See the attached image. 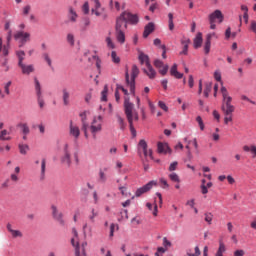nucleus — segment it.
I'll use <instances>...</instances> for the list:
<instances>
[{"label": "nucleus", "mask_w": 256, "mask_h": 256, "mask_svg": "<svg viewBox=\"0 0 256 256\" xmlns=\"http://www.w3.org/2000/svg\"><path fill=\"white\" fill-rule=\"evenodd\" d=\"M167 251V248L164 247H158L157 252L155 253L156 256L163 255Z\"/></svg>", "instance_id": "052dcab7"}, {"label": "nucleus", "mask_w": 256, "mask_h": 256, "mask_svg": "<svg viewBox=\"0 0 256 256\" xmlns=\"http://www.w3.org/2000/svg\"><path fill=\"white\" fill-rule=\"evenodd\" d=\"M155 31V24L153 22H149L145 27H144V32H143V37L144 39H147Z\"/></svg>", "instance_id": "f3484780"}, {"label": "nucleus", "mask_w": 256, "mask_h": 256, "mask_svg": "<svg viewBox=\"0 0 256 256\" xmlns=\"http://www.w3.org/2000/svg\"><path fill=\"white\" fill-rule=\"evenodd\" d=\"M177 165H179V163L177 161H174L170 164L168 171H176L177 170Z\"/></svg>", "instance_id": "4d7b16f0"}, {"label": "nucleus", "mask_w": 256, "mask_h": 256, "mask_svg": "<svg viewBox=\"0 0 256 256\" xmlns=\"http://www.w3.org/2000/svg\"><path fill=\"white\" fill-rule=\"evenodd\" d=\"M203 45V34L198 32L196 37L194 38V49H199Z\"/></svg>", "instance_id": "393cba45"}, {"label": "nucleus", "mask_w": 256, "mask_h": 256, "mask_svg": "<svg viewBox=\"0 0 256 256\" xmlns=\"http://www.w3.org/2000/svg\"><path fill=\"white\" fill-rule=\"evenodd\" d=\"M121 219L119 221H123L124 219H129V214L127 210H121L120 211Z\"/></svg>", "instance_id": "8fccbe9b"}, {"label": "nucleus", "mask_w": 256, "mask_h": 256, "mask_svg": "<svg viewBox=\"0 0 256 256\" xmlns=\"http://www.w3.org/2000/svg\"><path fill=\"white\" fill-rule=\"evenodd\" d=\"M89 129L93 136V139H97V133H101L103 129V117L101 116L94 117Z\"/></svg>", "instance_id": "39448f33"}, {"label": "nucleus", "mask_w": 256, "mask_h": 256, "mask_svg": "<svg viewBox=\"0 0 256 256\" xmlns=\"http://www.w3.org/2000/svg\"><path fill=\"white\" fill-rule=\"evenodd\" d=\"M168 27L170 31H173V29H175V24L173 23V13L168 14Z\"/></svg>", "instance_id": "c9c22d12"}, {"label": "nucleus", "mask_w": 256, "mask_h": 256, "mask_svg": "<svg viewBox=\"0 0 256 256\" xmlns=\"http://www.w3.org/2000/svg\"><path fill=\"white\" fill-rule=\"evenodd\" d=\"M163 246L167 249V247H171V241L167 239V237L163 238Z\"/></svg>", "instance_id": "338daca9"}, {"label": "nucleus", "mask_w": 256, "mask_h": 256, "mask_svg": "<svg viewBox=\"0 0 256 256\" xmlns=\"http://www.w3.org/2000/svg\"><path fill=\"white\" fill-rule=\"evenodd\" d=\"M69 145H65V149H64V156L62 157V163H66V165H68V167H71V154L69 153Z\"/></svg>", "instance_id": "6ab92c4d"}, {"label": "nucleus", "mask_w": 256, "mask_h": 256, "mask_svg": "<svg viewBox=\"0 0 256 256\" xmlns=\"http://www.w3.org/2000/svg\"><path fill=\"white\" fill-rule=\"evenodd\" d=\"M157 151L158 153L164 154V155H167V153L171 154V148H169V145L163 142H158Z\"/></svg>", "instance_id": "ddd939ff"}, {"label": "nucleus", "mask_w": 256, "mask_h": 256, "mask_svg": "<svg viewBox=\"0 0 256 256\" xmlns=\"http://www.w3.org/2000/svg\"><path fill=\"white\" fill-rule=\"evenodd\" d=\"M69 97H70L69 90H67V88H63L62 99H63L64 105L66 106L69 105Z\"/></svg>", "instance_id": "cd10ccee"}, {"label": "nucleus", "mask_w": 256, "mask_h": 256, "mask_svg": "<svg viewBox=\"0 0 256 256\" xmlns=\"http://www.w3.org/2000/svg\"><path fill=\"white\" fill-rule=\"evenodd\" d=\"M52 215L54 219L60 223V225H65V222L63 221V213H59L57 206L55 205H52Z\"/></svg>", "instance_id": "2eb2a0df"}, {"label": "nucleus", "mask_w": 256, "mask_h": 256, "mask_svg": "<svg viewBox=\"0 0 256 256\" xmlns=\"http://www.w3.org/2000/svg\"><path fill=\"white\" fill-rule=\"evenodd\" d=\"M201 250L199 249V246L195 247V253H191V250H187L186 256H200Z\"/></svg>", "instance_id": "a19ab883"}, {"label": "nucleus", "mask_w": 256, "mask_h": 256, "mask_svg": "<svg viewBox=\"0 0 256 256\" xmlns=\"http://www.w3.org/2000/svg\"><path fill=\"white\" fill-rule=\"evenodd\" d=\"M98 213L95 212V209H92V215L89 216V220L91 223H95V217H97Z\"/></svg>", "instance_id": "e2e57ef3"}, {"label": "nucleus", "mask_w": 256, "mask_h": 256, "mask_svg": "<svg viewBox=\"0 0 256 256\" xmlns=\"http://www.w3.org/2000/svg\"><path fill=\"white\" fill-rule=\"evenodd\" d=\"M47 162L45 159H42L41 162V179H45V169H46Z\"/></svg>", "instance_id": "79ce46f5"}, {"label": "nucleus", "mask_w": 256, "mask_h": 256, "mask_svg": "<svg viewBox=\"0 0 256 256\" xmlns=\"http://www.w3.org/2000/svg\"><path fill=\"white\" fill-rule=\"evenodd\" d=\"M220 91L223 97L222 111L224 115H233V112L235 111V106L231 104L233 98L229 96V92L225 86H222Z\"/></svg>", "instance_id": "7ed1b4c3"}, {"label": "nucleus", "mask_w": 256, "mask_h": 256, "mask_svg": "<svg viewBox=\"0 0 256 256\" xmlns=\"http://www.w3.org/2000/svg\"><path fill=\"white\" fill-rule=\"evenodd\" d=\"M223 19H224V16L221 10H215L213 13L209 15V21L215 22L218 20V23H223Z\"/></svg>", "instance_id": "f8f14e48"}, {"label": "nucleus", "mask_w": 256, "mask_h": 256, "mask_svg": "<svg viewBox=\"0 0 256 256\" xmlns=\"http://www.w3.org/2000/svg\"><path fill=\"white\" fill-rule=\"evenodd\" d=\"M139 23V15L124 11L116 18L115 35L120 45L125 44V31L127 25H137Z\"/></svg>", "instance_id": "f257e3e1"}, {"label": "nucleus", "mask_w": 256, "mask_h": 256, "mask_svg": "<svg viewBox=\"0 0 256 256\" xmlns=\"http://www.w3.org/2000/svg\"><path fill=\"white\" fill-rule=\"evenodd\" d=\"M70 135L76 139H79V135H81V130L79 129V126L74 125L73 121H70Z\"/></svg>", "instance_id": "4468645a"}, {"label": "nucleus", "mask_w": 256, "mask_h": 256, "mask_svg": "<svg viewBox=\"0 0 256 256\" xmlns=\"http://www.w3.org/2000/svg\"><path fill=\"white\" fill-rule=\"evenodd\" d=\"M227 251V248L225 247V243L223 241H219V248L215 254V256H223V253Z\"/></svg>", "instance_id": "c85d7f7f"}, {"label": "nucleus", "mask_w": 256, "mask_h": 256, "mask_svg": "<svg viewBox=\"0 0 256 256\" xmlns=\"http://www.w3.org/2000/svg\"><path fill=\"white\" fill-rule=\"evenodd\" d=\"M129 123V127H130V133L133 137V139H135V137H137V130H135V127L133 126V120H131V122Z\"/></svg>", "instance_id": "c03bdc74"}, {"label": "nucleus", "mask_w": 256, "mask_h": 256, "mask_svg": "<svg viewBox=\"0 0 256 256\" xmlns=\"http://www.w3.org/2000/svg\"><path fill=\"white\" fill-rule=\"evenodd\" d=\"M16 55L18 57V65H21L23 61H25V51L23 50L17 51Z\"/></svg>", "instance_id": "473e14b6"}, {"label": "nucleus", "mask_w": 256, "mask_h": 256, "mask_svg": "<svg viewBox=\"0 0 256 256\" xmlns=\"http://www.w3.org/2000/svg\"><path fill=\"white\" fill-rule=\"evenodd\" d=\"M67 41L70 45H75V36L73 34H68L67 35Z\"/></svg>", "instance_id": "6e6d98bb"}, {"label": "nucleus", "mask_w": 256, "mask_h": 256, "mask_svg": "<svg viewBox=\"0 0 256 256\" xmlns=\"http://www.w3.org/2000/svg\"><path fill=\"white\" fill-rule=\"evenodd\" d=\"M213 89V83L207 82L205 83V89H204V97H209V93H211V90Z\"/></svg>", "instance_id": "2f4dec72"}, {"label": "nucleus", "mask_w": 256, "mask_h": 256, "mask_svg": "<svg viewBox=\"0 0 256 256\" xmlns=\"http://www.w3.org/2000/svg\"><path fill=\"white\" fill-rule=\"evenodd\" d=\"M204 221L207 223V225H213V213L206 212L204 214Z\"/></svg>", "instance_id": "c756f323"}, {"label": "nucleus", "mask_w": 256, "mask_h": 256, "mask_svg": "<svg viewBox=\"0 0 256 256\" xmlns=\"http://www.w3.org/2000/svg\"><path fill=\"white\" fill-rule=\"evenodd\" d=\"M18 127H21L23 135H29L30 130H29V126L27 125V123H20V124H18Z\"/></svg>", "instance_id": "72a5a7b5"}, {"label": "nucleus", "mask_w": 256, "mask_h": 256, "mask_svg": "<svg viewBox=\"0 0 256 256\" xmlns=\"http://www.w3.org/2000/svg\"><path fill=\"white\" fill-rule=\"evenodd\" d=\"M233 121V114L225 115L224 117V123L225 125H229Z\"/></svg>", "instance_id": "5fc2aeb1"}, {"label": "nucleus", "mask_w": 256, "mask_h": 256, "mask_svg": "<svg viewBox=\"0 0 256 256\" xmlns=\"http://www.w3.org/2000/svg\"><path fill=\"white\" fill-rule=\"evenodd\" d=\"M106 45L108 49H115V43L111 39V37L106 38Z\"/></svg>", "instance_id": "de8ad7c7"}, {"label": "nucleus", "mask_w": 256, "mask_h": 256, "mask_svg": "<svg viewBox=\"0 0 256 256\" xmlns=\"http://www.w3.org/2000/svg\"><path fill=\"white\" fill-rule=\"evenodd\" d=\"M201 191L202 195H207L209 193V190L205 186V179L202 180Z\"/></svg>", "instance_id": "864d4df0"}, {"label": "nucleus", "mask_w": 256, "mask_h": 256, "mask_svg": "<svg viewBox=\"0 0 256 256\" xmlns=\"http://www.w3.org/2000/svg\"><path fill=\"white\" fill-rule=\"evenodd\" d=\"M147 141L145 140H140L138 143V151H143L144 157H149L150 159H153V150L152 149H147Z\"/></svg>", "instance_id": "9d476101"}, {"label": "nucleus", "mask_w": 256, "mask_h": 256, "mask_svg": "<svg viewBox=\"0 0 256 256\" xmlns=\"http://www.w3.org/2000/svg\"><path fill=\"white\" fill-rule=\"evenodd\" d=\"M11 81H8L5 85H4V91L6 93V95H11V91L9 90V87H11Z\"/></svg>", "instance_id": "13d9d810"}, {"label": "nucleus", "mask_w": 256, "mask_h": 256, "mask_svg": "<svg viewBox=\"0 0 256 256\" xmlns=\"http://www.w3.org/2000/svg\"><path fill=\"white\" fill-rule=\"evenodd\" d=\"M154 67L156 69H159L160 75H167V71H169V65H165L163 61L156 59L154 60Z\"/></svg>", "instance_id": "9b49d317"}, {"label": "nucleus", "mask_w": 256, "mask_h": 256, "mask_svg": "<svg viewBox=\"0 0 256 256\" xmlns=\"http://www.w3.org/2000/svg\"><path fill=\"white\" fill-rule=\"evenodd\" d=\"M138 59H139L141 65H145L146 67H147L148 65H151V61L149 60V56L146 55V54L143 53V52H140V53H139Z\"/></svg>", "instance_id": "b1692460"}, {"label": "nucleus", "mask_w": 256, "mask_h": 256, "mask_svg": "<svg viewBox=\"0 0 256 256\" xmlns=\"http://www.w3.org/2000/svg\"><path fill=\"white\" fill-rule=\"evenodd\" d=\"M14 39H15V41H19L20 47H23V45H25V43H27V41H30L31 34L28 32H24V31H17L14 34Z\"/></svg>", "instance_id": "423d86ee"}, {"label": "nucleus", "mask_w": 256, "mask_h": 256, "mask_svg": "<svg viewBox=\"0 0 256 256\" xmlns=\"http://www.w3.org/2000/svg\"><path fill=\"white\" fill-rule=\"evenodd\" d=\"M7 229L14 239H17V237H23V233H21L19 230H14L13 226H11L9 223L7 224Z\"/></svg>", "instance_id": "a878e982"}, {"label": "nucleus", "mask_w": 256, "mask_h": 256, "mask_svg": "<svg viewBox=\"0 0 256 256\" xmlns=\"http://www.w3.org/2000/svg\"><path fill=\"white\" fill-rule=\"evenodd\" d=\"M188 143H192L193 147L195 148L196 155H199V143L197 142V138H194L192 141H189Z\"/></svg>", "instance_id": "37998d69"}, {"label": "nucleus", "mask_w": 256, "mask_h": 256, "mask_svg": "<svg viewBox=\"0 0 256 256\" xmlns=\"http://www.w3.org/2000/svg\"><path fill=\"white\" fill-rule=\"evenodd\" d=\"M157 186V181L152 180L145 184L144 186L138 188L135 192V197H141V195H145V193H148V191H151L153 187Z\"/></svg>", "instance_id": "0eeeda50"}, {"label": "nucleus", "mask_w": 256, "mask_h": 256, "mask_svg": "<svg viewBox=\"0 0 256 256\" xmlns=\"http://www.w3.org/2000/svg\"><path fill=\"white\" fill-rule=\"evenodd\" d=\"M160 183L162 185V189H169V183H167V180H165V178H161Z\"/></svg>", "instance_id": "bf43d9fd"}, {"label": "nucleus", "mask_w": 256, "mask_h": 256, "mask_svg": "<svg viewBox=\"0 0 256 256\" xmlns=\"http://www.w3.org/2000/svg\"><path fill=\"white\" fill-rule=\"evenodd\" d=\"M80 117H82V131L84 132L86 139H88L89 134L87 133V130L89 129V125L87 124V122H85L87 115L85 114V112H83L80 114Z\"/></svg>", "instance_id": "4be33fe9"}, {"label": "nucleus", "mask_w": 256, "mask_h": 256, "mask_svg": "<svg viewBox=\"0 0 256 256\" xmlns=\"http://www.w3.org/2000/svg\"><path fill=\"white\" fill-rule=\"evenodd\" d=\"M245 255V251L244 250H236L234 252V256H244Z\"/></svg>", "instance_id": "774afa93"}, {"label": "nucleus", "mask_w": 256, "mask_h": 256, "mask_svg": "<svg viewBox=\"0 0 256 256\" xmlns=\"http://www.w3.org/2000/svg\"><path fill=\"white\" fill-rule=\"evenodd\" d=\"M144 73L147 75V77H149V79H155V77L157 76V72L151 64H148L146 66V69H144Z\"/></svg>", "instance_id": "aec40b11"}, {"label": "nucleus", "mask_w": 256, "mask_h": 256, "mask_svg": "<svg viewBox=\"0 0 256 256\" xmlns=\"http://www.w3.org/2000/svg\"><path fill=\"white\" fill-rule=\"evenodd\" d=\"M190 43H191V39L189 38H183L181 40V45H183V50L180 52V55H188Z\"/></svg>", "instance_id": "a211bd4d"}, {"label": "nucleus", "mask_w": 256, "mask_h": 256, "mask_svg": "<svg viewBox=\"0 0 256 256\" xmlns=\"http://www.w3.org/2000/svg\"><path fill=\"white\" fill-rule=\"evenodd\" d=\"M73 237L71 238V245L74 246L75 256H87L85 252V247H87V242H83L81 246L79 245V234L75 228L72 229Z\"/></svg>", "instance_id": "20e7f679"}, {"label": "nucleus", "mask_w": 256, "mask_h": 256, "mask_svg": "<svg viewBox=\"0 0 256 256\" xmlns=\"http://www.w3.org/2000/svg\"><path fill=\"white\" fill-rule=\"evenodd\" d=\"M117 121L119 123L120 129L123 131L125 129V121L121 116H117Z\"/></svg>", "instance_id": "3c124183"}, {"label": "nucleus", "mask_w": 256, "mask_h": 256, "mask_svg": "<svg viewBox=\"0 0 256 256\" xmlns=\"http://www.w3.org/2000/svg\"><path fill=\"white\" fill-rule=\"evenodd\" d=\"M19 149H20L21 155H27V151H29V145L19 144Z\"/></svg>", "instance_id": "4c0bfd02"}, {"label": "nucleus", "mask_w": 256, "mask_h": 256, "mask_svg": "<svg viewBox=\"0 0 256 256\" xmlns=\"http://www.w3.org/2000/svg\"><path fill=\"white\" fill-rule=\"evenodd\" d=\"M111 59L116 65H119V63H121V58L117 55V52L115 51L111 52Z\"/></svg>", "instance_id": "f704fd0d"}, {"label": "nucleus", "mask_w": 256, "mask_h": 256, "mask_svg": "<svg viewBox=\"0 0 256 256\" xmlns=\"http://www.w3.org/2000/svg\"><path fill=\"white\" fill-rule=\"evenodd\" d=\"M18 67L22 69V73L24 75H29L31 73H33V71H35V68L33 67V65H25V64H18Z\"/></svg>", "instance_id": "412c9836"}, {"label": "nucleus", "mask_w": 256, "mask_h": 256, "mask_svg": "<svg viewBox=\"0 0 256 256\" xmlns=\"http://www.w3.org/2000/svg\"><path fill=\"white\" fill-rule=\"evenodd\" d=\"M82 11L85 15L89 14V2H85L83 7H82Z\"/></svg>", "instance_id": "680f3d73"}, {"label": "nucleus", "mask_w": 256, "mask_h": 256, "mask_svg": "<svg viewBox=\"0 0 256 256\" xmlns=\"http://www.w3.org/2000/svg\"><path fill=\"white\" fill-rule=\"evenodd\" d=\"M170 75L172 77H175V79H183V73L178 72L177 70V64H173L170 69Z\"/></svg>", "instance_id": "5701e85b"}, {"label": "nucleus", "mask_w": 256, "mask_h": 256, "mask_svg": "<svg viewBox=\"0 0 256 256\" xmlns=\"http://www.w3.org/2000/svg\"><path fill=\"white\" fill-rule=\"evenodd\" d=\"M196 121L200 127V130L205 131V124L203 123V118H201V116H197Z\"/></svg>", "instance_id": "09e8293b"}, {"label": "nucleus", "mask_w": 256, "mask_h": 256, "mask_svg": "<svg viewBox=\"0 0 256 256\" xmlns=\"http://www.w3.org/2000/svg\"><path fill=\"white\" fill-rule=\"evenodd\" d=\"M133 107L134 105L129 101V97H126L124 101V110L125 115L128 119V123H131V121H133Z\"/></svg>", "instance_id": "6e6552de"}, {"label": "nucleus", "mask_w": 256, "mask_h": 256, "mask_svg": "<svg viewBox=\"0 0 256 256\" xmlns=\"http://www.w3.org/2000/svg\"><path fill=\"white\" fill-rule=\"evenodd\" d=\"M94 1V7L92 8V13L96 15V17H100L101 12H99V9H101V2L99 0H93Z\"/></svg>", "instance_id": "bb28decb"}, {"label": "nucleus", "mask_w": 256, "mask_h": 256, "mask_svg": "<svg viewBox=\"0 0 256 256\" xmlns=\"http://www.w3.org/2000/svg\"><path fill=\"white\" fill-rule=\"evenodd\" d=\"M169 179H171L174 183H180L179 175L177 173L173 172L169 174Z\"/></svg>", "instance_id": "a18cd8bd"}, {"label": "nucleus", "mask_w": 256, "mask_h": 256, "mask_svg": "<svg viewBox=\"0 0 256 256\" xmlns=\"http://www.w3.org/2000/svg\"><path fill=\"white\" fill-rule=\"evenodd\" d=\"M109 6H110L111 9H113V7H114L116 9V11H121V4L117 1L113 2V0H110Z\"/></svg>", "instance_id": "ea45409f"}, {"label": "nucleus", "mask_w": 256, "mask_h": 256, "mask_svg": "<svg viewBox=\"0 0 256 256\" xmlns=\"http://www.w3.org/2000/svg\"><path fill=\"white\" fill-rule=\"evenodd\" d=\"M119 91L123 92L124 95H129V91L127 90V88L123 87V85L121 84H117L116 85V91H115V99L117 101V103H119L121 96L119 95Z\"/></svg>", "instance_id": "dca6fc26"}, {"label": "nucleus", "mask_w": 256, "mask_h": 256, "mask_svg": "<svg viewBox=\"0 0 256 256\" xmlns=\"http://www.w3.org/2000/svg\"><path fill=\"white\" fill-rule=\"evenodd\" d=\"M7 135H9V132H7V130H2L0 132V139H2V141H11V136Z\"/></svg>", "instance_id": "e433bc0d"}, {"label": "nucleus", "mask_w": 256, "mask_h": 256, "mask_svg": "<svg viewBox=\"0 0 256 256\" xmlns=\"http://www.w3.org/2000/svg\"><path fill=\"white\" fill-rule=\"evenodd\" d=\"M34 82L36 95L38 99V105L40 109H43L45 107V101L43 100V93L41 92V83H39V80L37 78L34 79Z\"/></svg>", "instance_id": "1a4fd4ad"}, {"label": "nucleus", "mask_w": 256, "mask_h": 256, "mask_svg": "<svg viewBox=\"0 0 256 256\" xmlns=\"http://www.w3.org/2000/svg\"><path fill=\"white\" fill-rule=\"evenodd\" d=\"M93 58L96 59V67L98 71H101V59L99 58V56H94Z\"/></svg>", "instance_id": "0e129e2a"}, {"label": "nucleus", "mask_w": 256, "mask_h": 256, "mask_svg": "<svg viewBox=\"0 0 256 256\" xmlns=\"http://www.w3.org/2000/svg\"><path fill=\"white\" fill-rule=\"evenodd\" d=\"M108 91H109V88L107 87V85H105L103 91L101 92V101H107Z\"/></svg>", "instance_id": "49530a36"}, {"label": "nucleus", "mask_w": 256, "mask_h": 256, "mask_svg": "<svg viewBox=\"0 0 256 256\" xmlns=\"http://www.w3.org/2000/svg\"><path fill=\"white\" fill-rule=\"evenodd\" d=\"M214 79L221 83V72L215 71L214 72Z\"/></svg>", "instance_id": "69168bd1"}, {"label": "nucleus", "mask_w": 256, "mask_h": 256, "mask_svg": "<svg viewBox=\"0 0 256 256\" xmlns=\"http://www.w3.org/2000/svg\"><path fill=\"white\" fill-rule=\"evenodd\" d=\"M139 77V68L137 65L132 66L131 74L129 76V69L125 71V83L126 87L130 89L132 97H135V79Z\"/></svg>", "instance_id": "f03ea898"}, {"label": "nucleus", "mask_w": 256, "mask_h": 256, "mask_svg": "<svg viewBox=\"0 0 256 256\" xmlns=\"http://www.w3.org/2000/svg\"><path fill=\"white\" fill-rule=\"evenodd\" d=\"M158 107H160V109H162L166 113H167V111H169V107H167V104H165V102H163V101L158 102Z\"/></svg>", "instance_id": "603ef678"}, {"label": "nucleus", "mask_w": 256, "mask_h": 256, "mask_svg": "<svg viewBox=\"0 0 256 256\" xmlns=\"http://www.w3.org/2000/svg\"><path fill=\"white\" fill-rule=\"evenodd\" d=\"M146 207L147 209H149V211H152V214L154 215V217H157V213H158V209H157V204H151L150 202L146 203Z\"/></svg>", "instance_id": "7c9ffc66"}, {"label": "nucleus", "mask_w": 256, "mask_h": 256, "mask_svg": "<svg viewBox=\"0 0 256 256\" xmlns=\"http://www.w3.org/2000/svg\"><path fill=\"white\" fill-rule=\"evenodd\" d=\"M210 51H211V41L208 39V40H206V42L204 44L205 55H209Z\"/></svg>", "instance_id": "58836bf2"}]
</instances>
